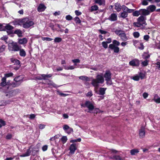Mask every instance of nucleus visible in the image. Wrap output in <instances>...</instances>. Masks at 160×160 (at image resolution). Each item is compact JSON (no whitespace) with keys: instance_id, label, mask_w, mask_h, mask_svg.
Returning <instances> with one entry per match:
<instances>
[{"instance_id":"4","label":"nucleus","mask_w":160,"mask_h":160,"mask_svg":"<svg viewBox=\"0 0 160 160\" xmlns=\"http://www.w3.org/2000/svg\"><path fill=\"white\" fill-rule=\"evenodd\" d=\"M104 77L105 81H106V83L107 85H111L112 84L111 79V73L109 70H107L106 71Z\"/></svg>"},{"instance_id":"23","label":"nucleus","mask_w":160,"mask_h":160,"mask_svg":"<svg viewBox=\"0 0 160 160\" xmlns=\"http://www.w3.org/2000/svg\"><path fill=\"white\" fill-rule=\"evenodd\" d=\"M19 55L22 57H25L26 56V52L22 48H19Z\"/></svg>"},{"instance_id":"37","label":"nucleus","mask_w":160,"mask_h":160,"mask_svg":"<svg viewBox=\"0 0 160 160\" xmlns=\"http://www.w3.org/2000/svg\"><path fill=\"white\" fill-rule=\"evenodd\" d=\"M133 25L134 26L137 27H140L142 25H143V24H142L140 22H138L137 21V22H134L133 23Z\"/></svg>"},{"instance_id":"35","label":"nucleus","mask_w":160,"mask_h":160,"mask_svg":"<svg viewBox=\"0 0 160 160\" xmlns=\"http://www.w3.org/2000/svg\"><path fill=\"white\" fill-rule=\"evenodd\" d=\"M95 3L98 4L99 5L104 4L105 1L104 0H95Z\"/></svg>"},{"instance_id":"53","label":"nucleus","mask_w":160,"mask_h":160,"mask_svg":"<svg viewBox=\"0 0 160 160\" xmlns=\"http://www.w3.org/2000/svg\"><path fill=\"white\" fill-rule=\"evenodd\" d=\"M70 127L67 125H65L63 126V130L65 131H67Z\"/></svg>"},{"instance_id":"13","label":"nucleus","mask_w":160,"mask_h":160,"mask_svg":"<svg viewBox=\"0 0 160 160\" xmlns=\"http://www.w3.org/2000/svg\"><path fill=\"white\" fill-rule=\"evenodd\" d=\"M5 28L7 30V31L8 33L10 34L13 33L12 31V30L14 28V27L9 24H7L5 26Z\"/></svg>"},{"instance_id":"20","label":"nucleus","mask_w":160,"mask_h":160,"mask_svg":"<svg viewBox=\"0 0 160 160\" xmlns=\"http://www.w3.org/2000/svg\"><path fill=\"white\" fill-rule=\"evenodd\" d=\"M6 78H5V77H3L1 79L2 82L0 84V86L4 87L7 85L8 83V82H7L6 81Z\"/></svg>"},{"instance_id":"32","label":"nucleus","mask_w":160,"mask_h":160,"mask_svg":"<svg viewBox=\"0 0 160 160\" xmlns=\"http://www.w3.org/2000/svg\"><path fill=\"white\" fill-rule=\"evenodd\" d=\"M42 79L45 80L47 78H49L52 77V74H42L41 75Z\"/></svg>"},{"instance_id":"42","label":"nucleus","mask_w":160,"mask_h":160,"mask_svg":"<svg viewBox=\"0 0 160 160\" xmlns=\"http://www.w3.org/2000/svg\"><path fill=\"white\" fill-rule=\"evenodd\" d=\"M115 33L117 35L119 36H120L121 34H122V33H123V32L122 30H116L115 31Z\"/></svg>"},{"instance_id":"48","label":"nucleus","mask_w":160,"mask_h":160,"mask_svg":"<svg viewBox=\"0 0 160 160\" xmlns=\"http://www.w3.org/2000/svg\"><path fill=\"white\" fill-rule=\"evenodd\" d=\"M107 43L106 42H102V47L105 48L106 49L108 48Z\"/></svg>"},{"instance_id":"54","label":"nucleus","mask_w":160,"mask_h":160,"mask_svg":"<svg viewBox=\"0 0 160 160\" xmlns=\"http://www.w3.org/2000/svg\"><path fill=\"white\" fill-rule=\"evenodd\" d=\"M149 38L150 37L148 35H145L143 37V39L146 41H148Z\"/></svg>"},{"instance_id":"3","label":"nucleus","mask_w":160,"mask_h":160,"mask_svg":"<svg viewBox=\"0 0 160 160\" xmlns=\"http://www.w3.org/2000/svg\"><path fill=\"white\" fill-rule=\"evenodd\" d=\"M149 12L145 9H141L139 10H136L133 12L132 15L134 17H138L140 15H149Z\"/></svg>"},{"instance_id":"38","label":"nucleus","mask_w":160,"mask_h":160,"mask_svg":"<svg viewBox=\"0 0 160 160\" xmlns=\"http://www.w3.org/2000/svg\"><path fill=\"white\" fill-rule=\"evenodd\" d=\"M74 20L77 24H80L81 22V20L78 17H75L74 18Z\"/></svg>"},{"instance_id":"46","label":"nucleus","mask_w":160,"mask_h":160,"mask_svg":"<svg viewBox=\"0 0 160 160\" xmlns=\"http://www.w3.org/2000/svg\"><path fill=\"white\" fill-rule=\"evenodd\" d=\"M150 56L147 54V53H145L143 55V58L147 60V59L148 58L150 57Z\"/></svg>"},{"instance_id":"39","label":"nucleus","mask_w":160,"mask_h":160,"mask_svg":"<svg viewBox=\"0 0 160 160\" xmlns=\"http://www.w3.org/2000/svg\"><path fill=\"white\" fill-rule=\"evenodd\" d=\"M67 138L66 136H63L61 138V140L63 144L66 142L67 140Z\"/></svg>"},{"instance_id":"40","label":"nucleus","mask_w":160,"mask_h":160,"mask_svg":"<svg viewBox=\"0 0 160 160\" xmlns=\"http://www.w3.org/2000/svg\"><path fill=\"white\" fill-rule=\"evenodd\" d=\"M6 48V46L5 45H2L0 47V53L5 51Z\"/></svg>"},{"instance_id":"10","label":"nucleus","mask_w":160,"mask_h":160,"mask_svg":"<svg viewBox=\"0 0 160 160\" xmlns=\"http://www.w3.org/2000/svg\"><path fill=\"white\" fill-rule=\"evenodd\" d=\"M77 149L76 147V144L73 143L71 144L69 147V150H70L69 153L72 154H73Z\"/></svg>"},{"instance_id":"55","label":"nucleus","mask_w":160,"mask_h":160,"mask_svg":"<svg viewBox=\"0 0 160 160\" xmlns=\"http://www.w3.org/2000/svg\"><path fill=\"white\" fill-rule=\"evenodd\" d=\"M12 135L11 134L9 133L6 136V139H10L12 138Z\"/></svg>"},{"instance_id":"30","label":"nucleus","mask_w":160,"mask_h":160,"mask_svg":"<svg viewBox=\"0 0 160 160\" xmlns=\"http://www.w3.org/2000/svg\"><path fill=\"white\" fill-rule=\"evenodd\" d=\"M98 9V7L96 5L92 6L90 9L91 12H92L94 11H96Z\"/></svg>"},{"instance_id":"64","label":"nucleus","mask_w":160,"mask_h":160,"mask_svg":"<svg viewBox=\"0 0 160 160\" xmlns=\"http://www.w3.org/2000/svg\"><path fill=\"white\" fill-rule=\"evenodd\" d=\"M142 5H147L148 4V2L146 0H143L142 2Z\"/></svg>"},{"instance_id":"43","label":"nucleus","mask_w":160,"mask_h":160,"mask_svg":"<svg viewBox=\"0 0 160 160\" xmlns=\"http://www.w3.org/2000/svg\"><path fill=\"white\" fill-rule=\"evenodd\" d=\"M62 40V39L61 38L57 37L55 38L54 39V42H59Z\"/></svg>"},{"instance_id":"45","label":"nucleus","mask_w":160,"mask_h":160,"mask_svg":"<svg viewBox=\"0 0 160 160\" xmlns=\"http://www.w3.org/2000/svg\"><path fill=\"white\" fill-rule=\"evenodd\" d=\"M133 36L135 38H138L139 37L140 34L138 32H135L133 33Z\"/></svg>"},{"instance_id":"1","label":"nucleus","mask_w":160,"mask_h":160,"mask_svg":"<svg viewBox=\"0 0 160 160\" xmlns=\"http://www.w3.org/2000/svg\"><path fill=\"white\" fill-rule=\"evenodd\" d=\"M104 82V79L102 75H98L96 79H93L92 81V84L95 87H97L99 84H102Z\"/></svg>"},{"instance_id":"8","label":"nucleus","mask_w":160,"mask_h":160,"mask_svg":"<svg viewBox=\"0 0 160 160\" xmlns=\"http://www.w3.org/2000/svg\"><path fill=\"white\" fill-rule=\"evenodd\" d=\"M129 64L133 67H138L139 65L140 62L138 59H134L129 62Z\"/></svg>"},{"instance_id":"15","label":"nucleus","mask_w":160,"mask_h":160,"mask_svg":"<svg viewBox=\"0 0 160 160\" xmlns=\"http://www.w3.org/2000/svg\"><path fill=\"white\" fill-rule=\"evenodd\" d=\"M122 9L123 10V12H125L127 13H130L134 11V10L133 9H130L128 8L127 7L124 5L122 6Z\"/></svg>"},{"instance_id":"41","label":"nucleus","mask_w":160,"mask_h":160,"mask_svg":"<svg viewBox=\"0 0 160 160\" xmlns=\"http://www.w3.org/2000/svg\"><path fill=\"white\" fill-rule=\"evenodd\" d=\"M149 61L147 60H146L143 62H142V64L143 66H147L148 64Z\"/></svg>"},{"instance_id":"6","label":"nucleus","mask_w":160,"mask_h":160,"mask_svg":"<svg viewBox=\"0 0 160 160\" xmlns=\"http://www.w3.org/2000/svg\"><path fill=\"white\" fill-rule=\"evenodd\" d=\"M82 107H87L89 111H92L94 109V106L93 104L89 101H86L84 104L81 105Z\"/></svg>"},{"instance_id":"63","label":"nucleus","mask_w":160,"mask_h":160,"mask_svg":"<svg viewBox=\"0 0 160 160\" xmlns=\"http://www.w3.org/2000/svg\"><path fill=\"white\" fill-rule=\"evenodd\" d=\"M48 149V146L47 145H45L43 146L42 148V149L43 151H45L47 150Z\"/></svg>"},{"instance_id":"29","label":"nucleus","mask_w":160,"mask_h":160,"mask_svg":"<svg viewBox=\"0 0 160 160\" xmlns=\"http://www.w3.org/2000/svg\"><path fill=\"white\" fill-rule=\"evenodd\" d=\"M14 33L18 35L19 37L22 36V32L20 29H17L14 31Z\"/></svg>"},{"instance_id":"14","label":"nucleus","mask_w":160,"mask_h":160,"mask_svg":"<svg viewBox=\"0 0 160 160\" xmlns=\"http://www.w3.org/2000/svg\"><path fill=\"white\" fill-rule=\"evenodd\" d=\"M108 19L111 21H116L117 19V15L115 13H112L108 18Z\"/></svg>"},{"instance_id":"49","label":"nucleus","mask_w":160,"mask_h":160,"mask_svg":"<svg viewBox=\"0 0 160 160\" xmlns=\"http://www.w3.org/2000/svg\"><path fill=\"white\" fill-rule=\"evenodd\" d=\"M42 39L43 41H50L52 40V39L48 37H43L42 38Z\"/></svg>"},{"instance_id":"12","label":"nucleus","mask_w":160,"mask_h":160,"mask_svg":"<svg viewBox=\"0 0 160 160\" xmlns=\"http://www.w3.org/2000/svg\"><path fill=\"white\" fill-rule=\"evenodd\" d=\"M46 8V6L43 3L39 4L37 8V11L39 12H43Z\"/></svg>"},{"instance_id":"34","label":"nucleus","mask_w":160,"mask_h":160,"mask_svg":"<svg viewBox=\"0 0 160 160\" xmlns=\"http://www.w3.org/2000/svg\"><path fill=\"white\" fill-rule=\"evenodd\" d=\"M64 67V68L65 70H73L76 68L75 66H63Z\"/></svg>"},{"instance_id":"62","label":"nucleus","mask_w":160,"mask_h":160,"mask_svg":"<svg viewBox=\"0 0 160 160\" xmlns=\"http://www.w3.org/2000/svg\"><path fill=\"white\" fill-rule=\"evenodd\" d=\"M138 76L139 77V78H140L141 79H143L145 77V74L141 72L139 73Z\"/></svg>"},{"instance_id":"58","label":"nucleus","mask_w":160,"mask_h":160,"mask_svg":"<svg viewBox=\"0 0 160 160\" xmlns=\"http://www.w3.org/2000/svg\"><path fill=\"white\" fill-rule=\"evenodd\" d=\"M92 92L91 91L88 92L86 94V96L88 97H91L92 96Z\"/></svg>"},{"instance_id":"52","label":"nucleus","mask_w":160,"mask_h":160,"mask_svg":"<svg viewBox=\"0 0 160 160\" xmlns=\"http://www.w3.org/2000/svg\"><path fill=\"white\" fill-rule=\"evenodd\" d=\"M46 125L42 124H41L39 125L38 127L40 129H42L45 128Z\"/></svg>"},{"instance_id":"2","label":"nucleus","mask_w":160,"mask_h":160,"mask_svg":"<svg viewBox=\"0 0 160 160\" xmlns=\"http://www.w3.org/2000/svg\"><path fill=\"white\" fill-rule=\"evenodd\" d=\"M20 22L22 23V27L25 28H28L34 24L33 22L27 18L21 20Z\"/></svg>"},{"instance_id":"51","label":"nucleus","mask_w":160,"mask_h":160,"mask_svg":"<svg viewBox=\"0 0 160 160\" xmlns=\"http://www.w3.org/2000/svg\"><path fill=\"white\" fill-rule=\"evenodd\" d=\"M66 19L67 20L70 21L72 19V17L70 15H67L66 17Z\"/></svg>"},{"instance_id":"9","label":"nucleus","mask_w":160,"mask_h":160,"mask_svg":"<svg viewBox=\"0 0 160 160\" xmlns=\"http://www.w3.org/2000/svg\"><path fill=\"white\" fill-rule=\"evenodd\" d=\"M109 48L113 50L115 53H118L119 51V48L112 44H110L109 46Z\"/></svg>"},{"instance_id":"25","label":"nucleus","mask_w":160,"mask_h":160,"mask_svg":"<svg viewBox=\"0 0 160 160\" xmlns=\"http://www.w3.org/2000/svg\"><path fill=\"white\" fill-rule=\"evenodd\" d=\"M120 37L121 39L123 41H126L128 39L125 33L124 32L121 35Z\"/></svg>"},{"instance_id":"19","label":"nucleus","mask_w":160,"mask_h":160,"mask_svg":"<svg viewBox=\"0 0 160 160\" xmlns=\"http://www.w3.org/2000/svg\"><path fill=\"white\" fill-rule=\"evenodd\" d=\"M106 89L107 88H100L99 90V92L97 94L100 95H103L105 93V91Z\"/></svg>"},{"instance_id":"21","label":"nucleus","mask_w":160,"mask_h":160,"mask_svg":"<svg viewBox=\"0 0 160 160\" xmlns=\"http://www.w3.org/2000/svg\"><path fill=\"white\" fill-rule=\"evenodd\" d=\"M15 95L14 92L13 91H11L7 93L6 94V96L8 98H10Z\"/></svg>"},{"instance_id":"47","label":"nucleus","mask_w":160,"mask_h":160,"mask_svg":"<svg viewBox=\"0 0 160 160\" xmlns=\"http://www.w3.org/2000/svg\"><path fill=\"white\" fill-rule=\"evenodd\" d=\"M13 75V74L12 72H10L8 73H6L4 75V77H5V78H6L7 77H11Z\"/></svg>"},{"instance_id":"60","label":"nucleus","mask_w":160,"mask_h":160,"mask_svg":"<svg viewBox=\"0 0 160 160\" xmlns=\"http://www.w3.org/2000/svg\"><path fill=\"white\" fill-rule=\"evenodd\" d=\"M67 132L68 134H70L72 132H73V130L72 128H70L67 131H66Z\"/></svg>"},{"instance_id":"24","label":"nucleus","mask_w":160,"mask_h":160,"mask_svg":"<svg viewBox=\"0 0 160 160\" xmlns=\"http://www.w3.org/2000/svg\"><path fill=\"white\" fill-rule=\"evenodd\" d=\"M27 40L25 38H23L22 39H18V43L20 44H24L27 42Z\"/></svg>"},{"instance_id":"18","label":"nucleus","mask_w":160,"mask_h":160,"mask_svg":"<svg viewBox=\"0 0 160 160\" xmlns=\"http://www.w3.org/2000/svg\"><path fill=\"white\" fill-rule=\"evenodd\" d=\"M156 8V6L154 5H151L148 6L147 8V9L150 12H154Z\"/></svg>"},{"instance_id":"50","label":"nucleus","mask_w":160,"mask_h":160,"mask_svg":"<svg viewBox=\"0 0 160 160\" xmlns=\"http://www.w3.org/2000/svg\"><path fill=\"white\" fill-rule=\"evenodd\" d=\"M132 79L135 81H138L139 80V77L138 75H137L133 76Z\"/></svg>"},{"instance_id":"56","label":"nucleus","mask_w":160,"mask_h":160,"mask_svg":"<svg viewBox=\"0 0 160 160\" xmlns=\"http://www.w3.org/2000/svg\"><path fill=\"white\" fill-rule=\"evenodd\" d=\"M114 158L116 160H122V158H121L119 156H114Z\"/></svg>"},{"instance_id":"16","label":"nucleus","mask_w":160,"mask_h":160,"mask_svg":"<svg viewBox=\"0 0 160 160\" xmlns=\"http://www.w3.org/2000/svg\"><path fill=\"white\" fill-rule=\"evenodd\" d=\"M23 77L22 76H19L15 77L14 79L15 82H18L21 84L23 81Z\"/></svg>"},{"instance_id":"27","label":"nucleus","mask_w":160,"mask_h":160,"mask_svg":"<svg viewBox=\"0 0 160 160\" xmlns=\"http://www.w3.org/2000/svg\"><path fill=\"white\" fill-rule=\"evenodd\" d=\"M79 78L83 81H90V78L87 76H81L79 77Z\"/></svg>"},{"instance_id":"11","label":"nucleus","mask_w":160,"mask_h":160,"mask_svg":"<svg viewBox=\"0 0 160 160\" xmlns=\"http://www.w3.org/2000/svg\"><path fill=\"white\" fill-rule=\"evenodd\" d=\"M145 128L143 127H142L139 130V136L140 138H143L145 136Z\"/></svg>"},{"instance_id":"31","label":"nucleus","mask_w":160,"mask_h":160,"mask_svg":"<svg viewBox=\"0 0 160 160\" xmlns=\"http://www.w3.org/2000/svg\"><path fill=\"white\" fill-rule=\"evenodd\" d=\"M47 83L49 86H52L54 87H57V85L51 81L48 80L47 81Z\"/></svg>"},{"instance_id":"28","label":"nucleus","mask_w":160,"mask_h":160,"mask_svg":"<svg viewBox=\"0 0 160 160\" xmlns=\"http://www.w3.org/2000/svg\"><path fill=\"white\" fill-rule=\"evenodd\" d=\"M153 100L157 103H160V98L158 97L157 94L154 95Z\"/></svg>"},{"instance_id":"22","label":"nucleus","mask_w":160,"mask_h":160,"mask_svg":"<svg viewBox=\"0 0 160 160\" xmlns=\"http://www.w3.org/2000/svg\"><path fill=\"white\" fill-rule=\"evenodd\" d=\"M31 151L30 150V148L28 149L27 152L24 153L20 155V156L21 157H27L29 156L31 154Z\"/></svg>"},{"instance_id":"61","label":"nucleus","mask_w":160,"mask_h":160,"mask_svg":"<svg viewBox=\"0 0 160 160\" xmlns=\"http://www.w3.org/2000/svg\"><path fill=\"white\" fill-rule=\"evenodd\" d=\"M72 61L74 63H79L80 62V60L78 59H72Z\"/></svg>"},{"instance_id":"7","label":"nucleus","mask_w":160,"mask_h":160,"mask_svg":"<svg viewBox=\"0 0 160 160\" xmlns=\"http://www.w3.org/2000/svg\"><path fill=\"white\" fill-rule=\"evenodd\" d=\"M147 15H141V16L139 17L137 19V21L139 22H140L142 24L145 25H147L146 20L147 19L146 16Z\"/></svg>"},{"instance_id":"44","label":"nucleus","mask_w":160,"mask_h":160,"mask_svg":"<svg viewBox=\"0 0 160 160\" xmlns=\"http://www.w3.org/2000/svg\"><path fill=\"white\" fill-rule=\"evenodd\" d=\"M112 44L114 45L115 46H118L120 45V42L116 40H114L112 41Z\"/></svg>"},{"instance_id":"5","label":"nucleus","mask_w":160,"mask_h":160,"mask_svg":"<svg viewBox=\"0 0 160 160\" xmlns=\"http://www.w3.org/2000/svg\"><path fill=\"white\" fill-rule=\"evenodd\" d=\"M8 49L10 51H18L19 50V47L17 43L12 42L8 45Z\"/></svg>"},{"instance_id":"33","label":"nucleus","mask_w":160,"mask_h":160,"mask_svg":"<svg viewBox=\"0 0 160 160\" xmlns=\"http://www.w3.org/2000/svg\"><path fill=\"white\" fill-rule=\"evenodd\" d=\"M128 13L123 12L120 13V17L123 18H125L128 16Z\"/></svg>"},{"instance_id":"59","label":"nucleus","mask_w":160,"mask_h":160,"mask_svg":"<svg viewBox=\"0 0 160 160\" xmlns=\"http://www.w3.org/2000/svg\"><path fill=\"white\" fill-rule=\"evenodd\" d=\"M0 124L2 126H4L6 125V122L2 119H0Z\"/></svg>"},{"instance_id":"17","label":"nucleus","mask_w":160,"mask_h":160,"mask_svg":"<svg viewBox=\"0 0 160 160\" xmlns=\"http://www.w3.org/2000/svg\"><path fill=\"white\" fill-rule=\"evenodd\" d=\"M115 9L118 12H119L122 9V6H121L120 3L117 2L114 4Z\"/></svg>"},{"instance_id":"36","label":"nucleus","mask_w":160,"mask_h":160,"mask_svg":"<svg viewBox=\"0 0 160 160\" xmlns=\"http://www.w3.org/2000/svg\"><path fill=\"white\" fill-rule=\"evenodd\" d=\"M21 84L18 82H12L10 84V85L13 87H16L18 86Z\"/></svg>"},{"instance_id":"26","label":"nucleus","mask_w":160,"mask_h":160,"mask_svg":"<svg viewBox=\"0 0 160 160\" xmlns=\"http://www.w3.org/2000/svg\"><path fill=\"white\" fill-rule=\"evenodd\" d=\"M130 152L131 155H134L139 152V150L138 149H133L131 150Z\"/></svg>"},{"instance_id":"57","label":"nucleus","mask_w":160,"mask_h":160,"mask_svg":"<svg viewBox=\"0 0 160 160\" xmlns=\"http://www.w3.org/2000/svg\"><path fill=\"white\" fill-rule=\"evenodd\" d=\"M75 14L77 16H80L82 14L81 12H80L78 10H75Z\"/></svg>"}]
</instances>
